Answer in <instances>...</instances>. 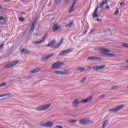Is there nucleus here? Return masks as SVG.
Returning a JSON list of instances; mask_svg holds the SVG:
<instances>
[{
  "mask_svg": "<svg viewBox=\"0 0 128 128\" xmlns=\"http://www.w3.org/2000/svg\"><path fill=\"white\" fill-rule=\"evenodd\" d=\"M69 122H70V124H76V120H70Z\"/></svg>",
  "mask_w": 128,
  "mask_h": 128,
  "instance_id": "7c9ffc66",
  "label": "nucleus"
},
{
  "mask_svg": "<svg viewBox=\"0 0 128 128\" xmlns=\"http://www.w3.org/2000/svg\"><path fill=\"white\" fill-rule=\"evenodd\" d=\"M106 68V65H101L100 66H94L93 67V70H102Z\"/></svg>",
  "mask_w": 128,
  "mask_h": 128,
  "instance_id": "9d476101",
  "label": "nucleus"
},
{
  "mask_svg": "<svg viewBox=\"0 0 128 128\" xmlns=\"http://www.w3.org/2000/svg\"><path fill=\"white\" fill-rule=\"evenodd\" d=\"M42 126H44L45 128H52L54 126V123L52 122H48L45 123H42L41 124Z\"/></svg>",
  "mask_w": 128,
  "mask_h": 128,
  "instance_id": "6e6552de",
  "label": "nucleus"
},
{
  "mask_svg": "<svg viewBox=\"0 0 128 128\" xmlns=\"http://www.w3.org/2000/svg\"><path fill=\"white\" fill-rule=\"evenodd\" d=\"M34 24H36V22L32 23L30 28V32H32L34 30Z\"/></svg>",
  "mask_w": 128,
  "mask_h": 128,
  "instance_id": "5701e85b",
  "label": "nucleus"
},
{
  "mask_svg": "<svg viewBox=\"0 0 128 128\" xmlns=\"http://www.w3.org/2000/svg\"><path fill=\"white\" fill-rule=\"evenodd\" d=\"M54 74H64V71L56 70L54 72Z\"/></svg>",
  "mask_w": 128,
  "mask_h": 128,
  "instance_id": "6ab92c4d",
  "label": "nucleus"
},
{
  "mask_svg": "<svg viewBox=\"0 0 128 128\" xmlns=\"http://www.w3.org/2000/svg\"><path fill=\"white\" fill-rule=\"evenodd\" d=\"M70 74V72H68V70L64 71V74Z\"/></svg>",
  "mask_w": 128,
  "mask_h": 128,
  "instance_id": "e433bc0d",
  "label": "nucleus"
},
{
  "mask_svg": "<svg viewBox=\"0 0 128 128\" xmlns=\"http://www.w3.org/2000/svg\"><path fill=\"white\" fill-rule=\"evenodd\" d=\"M48 38V32H46L44 36H42V38L40 41H37V42H32L34 44H42V42H44V41L46 40V38Z\"/></svg>",
  "mask_w": 128,
  "mask_h": 128,
  "instance_id": "20e7f679",
  "label": "nucleus"
},
{
  "mask_svg": "<svg viewBox=\"0 0 128 128\" xmlns=\"http://www.w3.org/2000/svg\"><path fill=\"white\" fill-rule=\"evenodd\" d=\"M88 60H100L102 58L96 56H90L88 58Z\"/></svg>",
  "mask_w": 128,
  "mask_h": 128,
  "instance_id": "4468645a",
  "label": "nucleus"
},
{
  "mask_svg": "<svg viewBox=\"0 0 128 128\" xmlns=\"http://www.w3.org/2000/svg\"><path fill=\"white\" fill-rule=\"evenodd\" d=\"M122 108H124V106L120 105L117 106L116 108L109 110V112H118V110H122Z\"/></svg>",
  "mask_w": 128,
  "mask_h": 128,
  "instance_id": "f8f14e48",
  "label": "nucleus"
},
{
  "mask_svg": "<svg viewBox=\"0 0 128 128\" xmlns=\"http://www.w3.org/2000/svg\"><path fill=\"white\" fill-rule=\"evenodd\" d=\"M64 38H62L60 40V43L58 44L57 45H56V40H53L52 42L48 44L47 46H53V48H60L62 42H64Z\"/></svg>",
  "mask_w": 128,
  "mask_h": 128,
  "instance_id": "f257e3e1",
  "label": "nucleus"
},
{
  "mask_svg": "<svg viewBox=\"0 0 128 128\" xmlns=\"http://www.w3.org/2000/svg\"><path fill=\"white\" fill-rule=\"evenodd\" d=\"M80 124H90V119H82L80 120Z\"/></svg>",
  "mask_w": 128,
  "mask_h": 128,
  "instance_id": "1a4fd4ad",
  "label": "nucleus"
},
{
  "mask_svg": "<svg viewBox=\"0 0 128 128\" xmlns=\"http://www.w3.org/2000/svg\"><path fill=\"white\" fill-rule=\"evenodd\" d=\"M126 62H128V60H126Z\"/></svg>",
  "mask_w": 128,
  "mask_h": 128,
  "instance_id": "09e8293b",
  "label": "nucleus"
},
{
  "mask_svg": "<svg viewBox=\"0 0 128 128\" xmlns=\"http://www.w3.org/2000/svg\"><path fill=\"white\" fill-rule=\"evenodd\" d=\"M97 22H100V20L98 19V20H97Z\"/></svg>",
  "mask_w": 128,
  "mask_h": 128,
  "instance_id": "a18cd8bd",
  "label": "nucleus"
},
{
  "mask_svg": "<svg viewBox=\"0 0 128 128\" xmlns=\"http://www.w3.org/2000/svg\"><path fill=\"white\" fill-rule=\"evenodd\" d=\"M106 8H107V10H110V6H106Z\"/></svg>",
  "mask_w": 128,
  "mask_h": 128,
  "instance_id": "79ce46f5",
  "label": "nucleus"
},
{
  "mask_svg": "<svg viewBox=\"0 0 128 128\" xmlns=\"http://www.w3.org/2000/svg\"><path fill=\"white\" fill-rule=\"evenodd\" d=\"M86 80V78L84 77L83 79L81 80V82H84Z\"/></svg>",
  "mask_w": 128,
  "mask_h": 128,
  "instance_id": "473e14b6",
  "label": "nucleus"
},
{
  "mask_svg": "<svg viewBox=\"0 0 128 128\" xmlns=\"http://www.w3.org/2000/svg\"><path fill=\"white\" fill-rule=\"evenodd\" d=\"M50 106V104H46L42 106H39L36 108V110H46Z\"/></svg>",
  "mask_w": 128,
  "mask_h": 128,
  "instance_id": "423d86ee",
  "label": "nucleus"
},
{
  "mask_svg": "<svg viewBox=\"0 0 128 128\" xmlns=\"http://www.w3.org/2000/svg\"><path fill=\"white\" fill-rule=\"evenodd\" d=\"M19 20L20 22H24V18H22V17L19 18Z\"/></svg>",
  "mask_w": 128,
  "mask_h": 128,
  "instance_id": "f704fd0d",
  "label": "nucleus"
},
{
  "mask_svg": "<svg viewBox=\"0 0 128 128\" xmlns=\"http://www.w3.org/2000/svg\"><path fill=\"white\" fill-rule=\"evenodd\" d=\"M110 50L102 48L100 50V54H104V56H109V58H114V56H116V54H110Z\"/></svg>",
  "mask_w": 128,
  "mask_h": 128,
  "instance_id": "f03ea898",
  "label": "nucleus"
},
{
  "mask_svg": "<svg viewBox=\"0 0 128 128\" xmlns=\"http://www.w3.org/2000/svg\"><path fill=\"white\" fill-rule=\"evenodd\" d=\"M58 24H54V26H53V30L54 32H56V30H58Z\"/></svg>",
  "mask_w": 128,
  "mask_h": 128,
  "instance_id": "4be33fe9",
  "label": "nucleus"
},
{
  "mask_svg": "<svg viewBox=\"0 0 128 128\" xmlns=\"http://www.w3.org/2000/svg\"><path fill=\"white\" fill-rule=\"evenodd\" d=\"M72 22H70L66 25V28H72Z\"/></svg>",
  "mask_w": 128,
  "mask_h": 128,
  "instance_id": "a878e982",
  "label": "nucleus"
},
{
  "mask_svg": "<svg viewBox=\"0 0 128 128\" xmlns=\"http://www.w3.org/2000/svg\"><path fill=\"white\" fill-rule=\"evenodd\" d=\"M127 70H128V66H127Z\"/></svg>",
  "mask_w": 128,
  "mask_h": 128,
  "instance_id": "8fccbe9b",
  "label": "nucleus"
},
{
  "mask_svg": "<svg viewBox=\"0 0 128 128\" xmlns=\"http://www.w3.org/2000/svg\"><path fill=\"white\" fill-rule=\"evenodd\" d=\"M21 52L23 53V54H28L30 52L27 50V49H26V48H22L21 50Z\"/></svg>",
  "mask_w": 128,
  "mask_h": 128,
  "instance_id": "aec40b11",
  "label": "nucleus"
},
{
  "mask_svg": "<svg viewBox=\"0 0 128 128\" xmlns=\"http://www.w3.org/2000/svg\"><path fill=\"white\" fill-rule=\"evenodd\" d=\"M80 104V100L78 99H76L74 100V101L72 102V106H74V108H76L78 106V104Z\"/></svg>",
  "mask_w": 128,
  "mask_h": 128,
  "instance_id": "dca6fc26",
  "label": "nucleus"
},
{
  "mask_svg": "<svg viewBox=\"0 0 128 128\" xmlns=\"http://www.w3.org/2000/svg\"><path fill=\"white\" fill-rule=\"evenodd\" d=\"M40 72V68H35L30 71V74H36Z\"/></svg>",
  "mask_w": 128,
  "mask_h": 128,
  "instance_id": "a211bd4d",
  "label": "nucleus"
},
{
  "mask_svg": "<svg viewBox=\"0 0 128 128\" xmlns=\"http://www.w3.org/2000/svg\"><path fill=\"white\" fill-rule=\"evenodd\" d=\"M6 96H8V98H12V96H14V95H12V94L10 93H8L5 94Z\"/></svg>",
  "mask_w": 128,
  "mask_h": 128,
  "instance_id": "393cba45",
  "label": "nucleus"
},
{
  "mask_svg": "<svg viewBox=\"0 0 128 128\" xmlns=\"http://www.w3.org/2000/svg\"><path fill=\"white\" fill-rule=\"evenodd\" d=\"M116 88H118V86H114L112 88L111 90H116Z\"/></svg>",
  "mask_w": 128,
  "mask_h": 128,
  "instance_id": "c9c22d12",
  "label": "nucleus"
},
{
  "mask_svg": "<svg viewBox=\"0 0 128 128\" xmlns=\"http://www.w3.org/2000/svg\"><path fill=\"white\" fill-rule=\"evenodd\" d=\"M118 12H120V11L118 10V9L117 8L115 12V16H118Z\"/></svg>",
  "mask_w": 128,
  "mask_h": 128,
  "instance_id": "2f4dec72",
  "label": "nucleus"
},
{
  "mask_svg": "<svg viewBox=\"0 0 128 128\" xmlns=\"http://www.w3.org/2000/svg\"><path fill=\"white\" fill-rule=\"evenodd\" d=\"M7 0L8 2V1H10V0Z\"/></svg>",
  "mask_w": 128,
  "mask_h": 128,
  "instance_id": "49530a36",
  "label": "nucleus"
},
{
  "mask_svg": "<svg viewBox=\"0 0 128 128\" xmlns=\"http://www.w3.org/2000/svg\"><path fill=\"white\" fill-rule=\"evenodd\" d=\"M108 120H106L102 124V128H106V126H108Z\"/></svg>",
  "mask_w": 128,
  "mask_h": 128,
  "instance_id": "b1692460",
  "label": "nucleus"
},
{
  "mask_svg": "<svg viewBox=\"0 0 128 128\" xmlns=\"http://www.w3.org/2000/svg\"><path fill=\"white\" fill-rule=\"evenodd\" d=\"M120 6H124V2H121L120 3Z\"/></svg>",
  "mask_w": 128,
  "mask_h": 128,
  "instance_id": "c03bdc74",
  "label": "nucleus"
},
{
  "mask_svg": "<svg viewBox=\"0 0 128 128\" xmlns=\"http://www.w3.org/2000/svg\"><path fill=\"white\" fill-rule=\"evenodd\" d=\"M76 70H78L79 72H85L86 69L84 68L83 67H78L76 68Z\"/></svg>",
  "mask_w": 128,
  "mask_h": 128,
  "instance_id": "412c9836",
  "label": "nucleus"
},
{
  "mask_svg": "<svg viewBox=\"0 0 128 128\" xmlns=\"http://www.w3.org/2000/svg\"><path fill=\"white\" fill-rule=\"evenodd\" d=\"M0 20H4V17L3 16H0Z\"/></svg>",
  "mask_w": 128,
  "mask_h": 128,
  "instance_id": "37998d69",
  "label": "nucleus"
},
{
  "mask_svg": "<svg viewBox=\"0 0 128 128\" xmlns=\"http://www.w3.org/2000/svg\"><path fill=\"white\" fill-rule=\"evenodd\" d=\"M72 51V49H68L67 50H64V54H68V52H70Z\"/></svg>",
  "mask_w": 128,
  "mask_h": 128,
  "instance_id": "cd10ccee",
  "label": "nucleus"
},
{
  "mask_svg": "<svg viewBox=\"0 0 128 128\" xmlns=\"http://www.w3.org/2000/svg\"><path fill=\"white\" fill-rule=\"evenodd\" d=\"M76 0H74L72 6L70 9L69 12H74V6H76Z\"/></svg>",
  "mask_w": 128,
  "mask_h": 128,
  "instance_id": "ddd939ff",
  "label": "nucleus"
},
{
  "mask_svg": "<svg viewBox=\"0 0 128 128\" xmlns=\"http://www.w3.org/2000/svg\"><path fill=\"white\" fill-rule=\"evenodd\" d=\"M92 96H90L86 99H84L82 100L80 102L81 103H84V104H88V102H92Z\"/></svg>",
  "mask_w": 128,
  "mask_h": 128,
  "instance_id": "9b49d317",
  "label": "nucleus"
},
{
  "mask_svg": "<svg viewBox=\"0 0 128 128\" xmlns=\"http://www.w3.org/2000/svg\"><path fill=\"white\" fill-rule=\"evenodd\" d=\"M18 62H19L18 60L13 61L11 63L6 64V66H4V68H12V66H16V64H18Z\"/></svg>",
  "mask_w": 128,
  "mask_h": 128,
  "instance_id": "39448f33",
  "label": "nucleus"
},
{
  "mask_svg": "<svg viewBox=\"0 0 128 128\" xmlns=\"http://www.w3.org/2000/svg\"><path fill=\"white\" fill-rule=\"evenodd\" d=\"M94 32V30H92V31H91V32Z\"/></svg>",
  "mask_w": 128,
  "mask_h": 128,
  "instance_id": "3c124183",
  "label": "nucleus"
},
{
  "mask_svg": "<svg viewBox=\"0 0 128 128\" xmlns=\"http://www.w3.org/2000/svg\"><path fill=\"white\" fill-rule=\"evenodd\" d=\"M98 7H97L94 11L92 18H98Z\"/></svg>",
  "mask_w": 128,
  "mask_h": 128,
  "instance_id": "2eb2a0df",
  "label": "nucleus"
},
{
  "mask_svg": "<svg viewBox=\"0 0 128 128\" xmlns=\"http://www.w3.org/2000/svg\"><path fill=\"white\" fill-rule=\"evenodd\" d=\"M6 84L3 82L0 84V88L2 86H6Z\"/></svg>",
  "mask_w": 128,
  "mask_h": 128,
  "instance_id": "72a5a7b5",
  "label": "nucleus"
},
{
  "mask_svg": "<svg viewBox=\"0 0 128 128\" xmlns=\"http://www.w3.org/2000/svg\"><path fill=\"white\" fill-rule=\"evenodd\" d=\"M11 82H13L12 80Z\"/></svg>",
  "mask_w": 128,
  "mask_h": 128,
  "instance_id": "603ef678",
  "label": "nucleus"
},
{
  "mask_svg": "<svg viewBox=\"0 0 128 128\" xmlns=\"http://www.w3.org/2000/svg\"><path fill=\"white\" fill-rule=\"evenodd\" d=\"M2 48H4V44H1L0 45V50H2Z\"/></svg>",
  "mask_w": 128,
  "mask_h": 128,
  "instance_id": "ea45409f",
  "label": "nucleus"
},
{
  "mask_svg": "<svg viewBox=\"0 0 128 128\" xmlns=\"http://www.w3.org/2000/svg\"><path fill=\"white\" fill-rule=\"evenodd\" d=\"M108 4V0H104L102 2H101L98 6V8H102V6H104V4Z\"/></svg>",
  "mask_w": 128,
  "mask_h": 128,
  "instance_id": "f3484780",
  "label": "nucleus"
},
{
  "mask_svg": "<svg viewBox=\"0 0 128 128\" xmlns=\"http://www.w3.org/2000/svg\"><path fill=\"white\" fill-rule=\"evenodd\" d=\"M64 66V62H56L54 63L52 66V68L54 70H58L60 68H62V66Z\"/></svg>",
  "mask_w": 128,
  "mask_h": 128,
  "instance_id": "7ed1b4c3",
  "label": "nucleus"
},
{
  "mask_svg": "<svg viewBox=\"0 0 128 128\" xmlns=\"http://www.w3.org/2000/svg\"><path fill=\"white\" fill-rule=\"evenodd\" d=\"M4 96H6V94L0 95V98H4Z\"/></svg>",
  "mask_w": 128,
  "mask_h": 128,
  "instance_id": "a19ab883",
  "label": "nucleus"
},
{
  "mask_svg": "<svg viewBox=\"0 0 128 128\" xmlns=\"http://www.w3.org/2000/svg\"><path fill=\"white\" fill-rule=\"evenodd\" d=\"M64 51H63L60 54V56H64Z\"/></svg>",
  "mask_w": 128,
  "mask_h": 128,
  "instance_id": "4c0bfd02",
  "label": "nucleus"
},
{
  "mask_svg": "<svg viewBox=\"0 0 128 128\" xmlns=\"http://www.w3.org/2000/svg\"><path fill=\"white\" fill-rule=\"evenodd\" d=\"M55 127L56 128H64L62 126H56Z\"/></svg>",
  "mask_w": 128,
  "mask_h": 128,
  "instance_id": "58836bf2",
  "label": "nucleus"
},
{
  "mask_svg": "<svg viewBox=\"0 0 128 128\" xmlns=\"http://www.w3.org/2000/svg\"><path fill=\"white\" fill-rule=\"evenodd\" d=\"M122 46H124V48H128V43L122 44Z\"/></svg>",
  "mask_w": 128,
  "mask_h": 128,
  "instance_id": "c756f323",
  "label": "nucleus"
},
{
  "mask_svg": "<svg viewBox=\"0 0 128 128\" xmlns=\"http://www.w3.org/2000/svg\"><path fill=\"white\" fill-rule=\"evenodd\" d=\"M0 8H2V6H0Z\"/></svg>",
  "mask_w": 128,
  "mask_h": 128,
  "instance_id": "de8ad7c7",
  "label": "nucleus"
},
{
  "mask_svg": "<svg viewBox=\"0 0 128 128\" xmlns=\"http://www.w3.org/2000/svg\"><path fill=\"white\" fill-rule=\"evenodd\" d=\"M122 70H128L127 66H122L120 67Z\"/></svg>",
  "mask_w": 128,
  "mask_h": 128,
  "instance_id": "bb28decb",
  "label": "nucleus"
},
{
  "mask_svg": "<svg viewBox=\"0 0 128 128\" xmlns=\"http://www.w3.org/2000/svg\"><path fill=\"white\" fill-rule=\"evenodd\" d=\"M54 56V54H48L47 55H45L44 56H43L42 58V62H46L48 60H50L52 56Z\"/></svg>",
  "mask_w": 128,
  "mask_h": 128,
  "instance_id": "0eeeda50",
  "label": "nucleus"
},
{
  "mask_svg": "<svg viewBox=\"0 0 128 128\" xmlns=\"http://www.w3.org/2000/svg\"><path fill=\"white\" fill-rule=\"evenodd\" d=\"M61 2H62L61 0H56L55 4H60Z\"/></svg>",
  "mask_w": 128,
  "mask_h": 128,
  "instance_id": "c85d7f7f",
  "label": "nucleus"
}]
</instances>
